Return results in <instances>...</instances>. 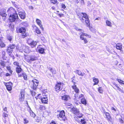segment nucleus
<instances>
[{
  "mask_svg": "<svg viewBox=\"0 0 124 124\" xmlns=\"http://www.w3.org/2000/svg\"><path fill=\"white\" fill-rule=\"evenodd\" d=\"M2 10H1V11L0 12V15L3 17H6L7 15L5 12H2Z\"/></svg>",
  "mask_w": 124,
  "mask_h": 124,
  "instance_id": "31",
  "label": "nucleus"
},
{
  "mask_svg": "<svg viewBox=\"0 0 124 124\" xmlns=\"http://www.w3.org/2000/svg\"><path fill=\"white\" fill-rule=\"evenodd\" d=\"M81 122L82 124H85L86 123V122L84 119H81Z\"/></svg>",
  "mask_w": 124,
  "mask_h": 124,
  "instance_id": "44",
  "label": "nucleus"
},
{
  "mask_svg": "<svg viewBox=\"0 0 124 124\" xmlns=\"http://www.w3.org/2000/svg\"><path fill=\"white\" fill-rule=\"evenodd\" d=\"M72 87L74 90L77 88L76 85L73 86Z\"/></svg>",
  "mask_w": 124,
  "mask_h": 124,
  "instance_id": "52",
  "label": "nucleus"
},
{
  "mask_svg": "<svg viewBox=\"0 0 124 124\" xmlns=\"http://www.w3.org/2000/svg\"><path fill=\"white\" fill-rule=\"evenodd\" d=\"M7 12L8 13V14H15V11L13 8L11 7L8 9ZM15 14H16V13Z\"/></svg>",
  "mask_w": 124,
  "mask_h": 124,
  "instance_id": "11",
  "label": "nucleus"
},
{
  "mask_svg": "<svg viewBox=\"0 0 124 124\" xmlns=\"http://www.w3.org/2000/svg\"><path fill=\"white\" fill-rule=\"evenodd\" d=\"M79 18L80 19L83 23H84L85 22L86 20V19L82 17H80Z\"/></svg>",
  "mask_w": 124,
  "mask_h": 124,
  "instance_id": "32",
  "label": "nucleus"
},
{
  "mask_svg": "<svg viewBox=\"0 0 124 124\" xmlns=\"http://www.w3.org/2000/svg\"><path fill=\"white\" fill-rule=\"evenodd\" d=\"M8 91H11L12 89L11 86L10 85H7L6 87Z\"/></svg>",
  "mask_w": 124,
  "mask_h": 124,
  "instance_id": "30",
  "label": "nucleus"
},
{
  "mask_svg": "<svg viewBox=\"0 0 124 124\" xmlns=\"http://www.w3.org/2000/svg\"><path fill=\"white\" fill-rule=\"evenodd\" d=\"M63 84L61 83H58L55 86V88L56 91H60L63 88Z\"/></svg>",
  "mask_w": 124,
  "mask_h": 124,
  "instance_id": "5",
  "label": "nucleus"
},
{
  "mask_svg": "<svg viewBox=\"0 0 124 124\" xmlns=\"http://www.w3.org/2000/svg\"><path fill=\"white\" fill-rule=\"evenodd\" d=\"M7 69L8 71L11 70V68L10 67H7Z\"/></svg>",
  "mask_w": 124,
  "mask_h": 124,
  "instance_id": "60",
  "label": "nucleus"
},
{
  "mask_svg": "<svg viewBox=\"0 0 124 124\" xmlns=\"http://www.w3.org/2000/svg\"><path fill=\"white\" fill-rule=\"evenodd\" d=\"M116 48L117 49L121 50L122 49V45L121 44H117L116 46Z\"/></svg>",
  "mask_w": 124,
  "mask_h": 124,
  "instance_id": "16",
  "label": "nucleus"
},
{
  "mask_svg": "<svg viewBox=\"0 0 124 124\" xmlns=\"http://www.w3.org/2000/svg\"><path fill=\"white\" fill-rule=\"evenodd\" d=\"M83 36V35L82 33L80 36V39L82 40H83V39H84V38Z\"/></svg>",
  "mask_w": 124,
  "mask_h": 124,
  "instance_id": "43",
  "label": "nucleus"
},
{
  "mask_svg": "<svg viewBox=\"0 0 124 124\" xmlns=\"http://www.w3.org/2000/svg\"><path fill=\"white\" fill-rule=\"evenodd\" d=\"M3 109L4 111L6 112L7 113L8 112L7 111V108L6 107L4 108Z\"/></svg>",
  "mask_w": 124,
  "mask_h": 124,
  "instance_id": "54",
  "label": "nucleus"
},
{
  "mask_svg": "<svg viewBox=\"0 0 124 124\" xmlns=\"http://www.w3.org/2000/svg\"><path fill=\"white\" fill-rule=\"evenodd\" d=\"M79 91V90L78 88L74 90L75 92L77 93H78Z\"/></svg>",
  "mask_w": 124,
  "mask_h": 124,
  "instance_id": "50",
  "label": "nucleus"
},
{
  "mask_svg": "<svg viewBox=\"0 0 124 124\" xmlns=\"http://www.w3.org/2000/svg\"><path fill=\"white\" fill-rule=\"evenodd\" d=\"M83 40L85 44H86L88 42V41L86 38H84Z\"/></svg>",
  "mask_w": 124,
  "mask_h": 124,
  "instance_id": "51",
  "label": "nucleus"
},
{
  "mask_svg": "<svg viewBox=\"0 0 124 124\" xmlns=\"http://www.w3.org/2000/svg\"><path fill=\"white\" fill-rule=\"evenodd\" d=\"M98 91L101 93H102L103 92V90L101 87H99L98 88Z\"/></svg>",
  "mask_w": 124,
  "mask_h": 124,
  "instance_id": "39",
  "label": "nucleus"
},
{
  "mask_svg": "<svg viewBox=\"0 0 124 124\" xmlns=\"http://www.w3.org/2000/svg\"><path fill=\"white\" fill-rule=\"evenodd\" d=\"M43 108V106H40L39 107V108L40 110H41Z\"/></svg>",
  "mask_w": 124,
  "mask_h": 124,
  "instance_id": "59",
  "label": "nucleus"
},
{
  "mask_svg": "<svg viewBox=\"0 0 124 124\" xmlns=\"http://www.w3.org/2000/svg\"><path fill=\"white\" fill-rule=\"evenodd\" d=\"M23 50V51L26 53H29V47L25 45H22V48Z\"/></svg>",
  "mask_w": 124,
  "mask_h": 124,
  "instance_id": "9",
  "label": "nucleus"
},
{
  "mask_svg": "<svg viewBox=\"0 0 124 124\" xmlns=\"http://www.w3.org/2000/svg\"><path fill=\"white\" fill-rule=\"evenodd\" d=\"M50 124H55V123L54 122H52Z\"/></svg>",
  "mask_w": 124,
  "mask_h": 124,
  "instance_id": "64",
  "label": "nucleus"
},
{
  "mask_svg": "<svg viewBox=\"0 0 124 124\" xmlns=\"http://www.w3.org/2000/svg\"><path fill=\"white\" fill-rule=\"evenodd\" d=\"M30 108V113L31 116L32 117H34L35 116V114L31 110V109Z\"/></svg>",
  "mask_w": 124,
  "mask_h": 124,
  "instance_id": "26",
  "label": "nucleus"
},
{
  "mask_svg": "<svg viewBox=\"0 0 124 124\" xmlns=\"http://www.w3.org/2000/svg\"><path fill=\"white\" fill-rule=\"evenodd\" d=\"M106 25L108 26L111 27L112 26L111 23L108 20H106Z\"/></svg>",
  "mask_w": 124,
  "mask_h": 124,
  "instance_id": "22",
  "label": "nucleus"
},
{
  "mask_svg": "<svg viewBox=\"0 0 124 124\" xmlns=\"http://www.w3.org/2000/svg\"><path fill=\"white\" fill-rule=\"evenodd\" d=\"M84 31L83 30V31H82V32L81 33H82V34L83 35V36H88V35L86 33H84Z\"/></svg>",
  "mask_w": 124,
  "mask_h": 124,
  "instance_id": "46",
  "label": "nucleus"
},
{
  "mask_svg": "<svg viewBox=\"0 0 124 124\" xmlns=\"http://www.w3.org/2000/svg\"><path fill=\"white\" fill-rule=\"evenodd\" d=\"M81 16H82V17L86 19H88V16L86 13H81Z\"/></svg>",
  "mask_w": 124,
  "mask_h": 124,
  "instance_id": "20",
  "label": "nucleus"
},
{
  "mask_svg": "<svg viewBox=\"0 0 124 124\" xmlns=\"http://www.w3.org/2000/svg\"><path fill=\"white\" fill-rule=\"evenodd\" d=\"M118 89L119 91L121 92L122 93H124V92H123V91L119 87H118Z\"/></svg>",
  "mask_w": 124,
  "mask_h": 124,
  "instance_id": "53",
  "label": "nucleus"
},
{
  "mask_svg": "<svg viewBox=\"0 0 124 124\" xmlns=\"http://www.w3.org/2000/svg\"><path fill=\"white\" fill-rule=\"evenodd\" d=\"M44 49L40 45L38 46L37 49V50L38 51V52L42 54H44L45 53L44 51Z\"/></svg>",
  "mask_w": 124,
  "mask_h": 124,
  "instance_id": "8",
  "label": "nucleus"
},
{
  "mask_svg": "<svg viewBox=\"0 0 124 124\" xmlns=\"http://www.w3.org/2000/svg\"><path fill=\"white\" fill-rule=\"evenodd\" d=\"M18 18L17 14H14L10 15L9 19L11 22H13L17 21Z\"/></svg>",
  "mask_w": 124,
  "mask_h": 124,
  "instance_id": "1",
  "label": "nucleus"
},
{
  "mask_svg": "<svg viewBox=\"0 0 124 124\" xmlns=\"http://www.w3.org/2000/svg\"><path fill=\"white\" fill-rule=\"evenodd\" d=\"M8 116V115L5 113H3V116L5 118H6V117H7Z\"/></svg>",
  "mask_w": 124,
  "mask_h": 124,
  "instance_id": "38",
  "label": "nucleus"
},
{
  "mask_svg": "<svg viewBox=\"0 0 124 124\" xmlns=\"http://www.w3.org/2000/svg\"><path fill=\"white\" fill-rule=\"evenodd\" d=\"M75 29L77 30H78L79 31H83V30H82L81 29H80L78 28V27H76L75 28Z\"/></svg>",
  "mask_w": 124,
  "mask_h": 124,
  "instance_id": "47",
  "label": "nucleus"
},
{
  "mask_svg": "<svg viewBox=\"0 0 124 124\" xmlns=\"http://www.w3.org/2000/svg\"><path fill=\"white\" fill-rule=\"evenodd\" d=\"M0 65L4 68L5 66V63L3 61H1L0 62Z\"/></svg>",
  "mask_w": 124,
  "mask_h": 124,
  "instance_id": "35",
  "label": "nucleus"
},
{
  "mask_svg": "<svg viewBox=\"0 0 124 124\" xmlns=\"http://www.w3.org/2000/svg\"><path fill=\"white\" fill-rule=\"evenodd\" d=\"M93 81L94 82V85H97L99 82L98 79L95 78H93Z\"/></svg>",
  "mask_w": 124,
  "mask_h": 124,
  "instance_id": "21",
  "label": "nucleus"
},
{
  "mask_svg": "<svg viewBox=\"0 0 124 124\" xmlns=\"http://www.w3.org/2000/svg\"><path fill=\"white\" fill-rule=\"evenodd\" d=\"M50 2L54 4H55L57 2V0H50Z\"/></svg>",
  "mask_w": 124,
  "mask_h": 124,
  "instance_id": "36",
  "label": "nucleus"
},
{
  "mask_svg": "<svg viewBox=\"0 0 124 124\" xmlns=\"http://www.w3.org/2000/svg\"><path fill=\"white\" fill-rule=\"evenodd\" d=\"M76 73L78 75L81 76H83L84 74V73H83L81 72L80 70H77L76 71Z\"/></svg>",
  "mask_w": 124,
  "mask_h": 124,
  "instance_id": "18",
  "label": "nucleus"
},
{
  "mask_svg": "<svg viewBox=\"0 0 124 124\" xmlns=\"http://www.w3.org/2000/svg\"><path fill=\"white\" fill-rule=\"evenodd\" d=\"M7 52L8 53H11L12 52L13 50H12L11 48H10V47L9 46H7Z\"/></svg>",
  "mask_w": 124,
  "mask_h": 124,
  "instance_id": "17",
  "label": "nucleus"
},
{
  "mask_svg": "<svg viewBox=\"0 0 124 124\" xmlns=\"http://www.w3.org/2000/svg\"><path fill=\"white\" fill-rule=\"evenodd\" d=\"M19 32L22 34L23 38H24L26 36V34L25 33L26 29L24 28L21 27L20 28L19 30Z\"/></svg>",
  "mask_w": 124,
  "mask_h": 124,
  "instance_id": "6",
  "label": "nucleus"
},
{
  "mask_svg": "<svg viewBox=\"0 0 124 124\" xmlns=\"http://www.w3.org/2000/svg\"><path fill=\"white\" fill-rule=\"evenodd\" d=\"M31 94L33 96H34L35 94V93L34 92H31Z\"/></svg>",
  "mask_w": 124,
  "mask_h": 124,
  "instance_id": "58",
  "label": "nucleus"
},
{
  "mask_svg": "<svg viewBox=\"0 0 124 124\" xmlns=\"http://www.w3.org/2000/svg\"><path fill=\"white\" fill-rule=\"evenodd\" d=\"M82 116H83V115L82 114H80V115H78L77 116L78 117V118H81V117H82Z\"/></svg>",
  "mask_w": 124,
  "mask_h": 124,
  "instance_id": "57",
  "label": "nucleus"
},
{
  "mask_svg": "<svg viewBox=\"0 0 124 124\" xmlns=\"http://www.w3.org/2000/svg\"><path fill=\"white\" fill-rule=\"evenodd\" d=\"M81 101L82 103L84 105H86V101L84 98H82L81 100Z\"/></svg>",
  "mask_w": 124,
  "mask_h": 124,
  "instance_id": "27",
  "label": "nucleus"
},
{
  "mask_svg": "<svg viewBox=\"0 0 124 124\" xmlns=\"http://www.w3.org/2000/svg\"><path fill=\"white\" fill-rule=\"evenodd\" d=\"M70 99V97L69 96L67 95L64 96L62 97V99L65 101H67L68 100Z\"/></svg>",
  "mask_w": 124,
  "mask_h": 124,
  "instance_id": "15",
  "label": "nucleus"
},
{
  "mask_svg": "<svg viewBox=\"0 0 124 124\" xmlns=\"http://www.w3.org/2000/svg\"><path fill=\"white\" fill-rule=\"evenodd\" d=\"M116 80L118 81L119 83L124 84V81L118 79H117Z\"/></svg>",
  "mask_w": 124,
  "mask_h": 124,
  "instance_id": "37",
  "label": "nucleus"
},
{
  "mask_svg": "<svg viewBox=\"0 0 124 124\" xmlns=\"http://www.w3.org/2000/svg\"><path fill=\"white\" fill-rule=\"evenodd\" d=\"M41 101L42 103H47V98L45 96V97H43L41 99Z\"/></svg>",
  "mask_w": 124,
  "mask_h": 124,
  "instance_id": "14",
  "label": "nucleus"
},
{
  "mask_svg": "<svg viewBox=\"0 0 124 124\" xmlns=\"http://www.w3.org/2000/svg\"><path fill=\"white\" fill-rule=\"evenodd\" d=\"M12 84V83L11 82H9L8 83H6V84L5 85L6 86V87L7 86V85H11Z\"/></svg>",
  "mask_w": 124,
  "mask_h": 124,
  "instance_id": "56",
  "label": "nucleus"
},
{
  "mask_svg": "<svg viewBox=\"0 0 124 124\" xmlns=\"http://www.w3.org/2000/svg\"><path fill=\"white\" fill-rule=\"evenodd\" d=\"M14 64L15 65H16L18 66H19V63L18 62H14Z\"/></svg>",
  "mask_w": 124,
  "mask_h": 124,
  "instance_id": "45",
  "label": "nucleus"
},
{
  "mask_svg": "<svg viewBox=\"0 0 124 124\" xmlns=\"http://www.w3.org/2000/svg\"><path fill=\"white\" fill-rule=\"evenodd\" d=\"M50 71L53 74H54L56 73V71L54 70L51 69H50Z\"/></svg>",
  "mask_w": 124,
  "mask_h": 124,
  "instance_id": "42",
  "label": "nucleus"
},
{
  "mask_svg": "<svg viewBox=\"0 0 124 124\" xmlns=\"http://www.w3.org/2000/svg\"><path fill=\"white\" fill-rule=\"evenodd\" d=\"M36 22L37 24L39 26L41 29L42 30H44V28L42 24V22L41 20L37 18L36 19Z\"/></svg>",
  "mask_w": 124,
  "mask_h": 124,
  "instance_id": "10",
  "label": "nucleus"
},
{
  "mask_svg": "<svg viewBox=\"0 0 124 124\" xmlns=\"http://www.w3.org/2000/svg\"><path fill=\"white\" fill-rule=\"evenodd\" d=\"M22 70V69L20 67H17L16 69V71L18 73H20Z\"/></svg>",
  "mask_w": 124,
  "mask_h": 124,
  "instance_id": "24",
  "label": "nucleus"
},
{
  "mask_svg": "<svg viewBox=\"0 0 124 124\" xmlns=\"http://www.w3.org/2000/svg\"><path fill=\"white\" fill-rule=\"evenodd\" d=\"M27 42L28 44L32 47H35L37 44V42L34 41L31 39H28L27 41Z\"/></svg>",
  "mask_w": 124,
  "mask_h": 124,
  "instance_id": "2",
  "label": "nucleus"
},
{
  "mask_svg": "<svg viewBox=\"0 0 124 124\" xmlns=\"http://www.w3.org/2000/svg\"><path fill=\"white\" fill-rule=\"evenodd\" d=\"M111 109L112 110H114L115 111H116V110L114 107H112L111 108Z\"/></svg>",
  "mask_w": 124,
  "mask_h": 124,
  "instance_id": "63",
  "label": "nucleus"
},
{
  "mask_svg": "<svg viewBox=\"0 0 124 124\" xmlns=\"http://www.w3.org/2000/svg\"><path fill=\"white\" fill-rule=\"evenodd\" d=\"M73 113L75 114L78 115L79 113V111L78 109L75 108L74 110Z\"/></svg>",
  "mask_w": 124,
  "mask_h": 124,
  "instance_id": "28",
  "label": "nucleus"
},
{
  "mask_svg": "<svg viewBox=\"0 0 124 124\" xmlns=\"http://www.w3.org/2000/svg\"><path fill=\"white\" fill-rule=\"evenodd\" d=\"M58 117L61 120H65L66 117L65 116V113L64 111H62L60 112Z\"/></svg>",
  "mask_w": 124,
  "mask_h": 124,
  "instance_id": "3",
  "label": "nucleus"
},
{
  "mask_svg": "<svg viewBox=\"0 0 124 124\" xmlns=\"http://www.w3.org/2000/svg\"><path fill=\"white\" fill-rule=\"evenodd\" d=\"M23 74H18V77H22V76H23Z\"/></svg>",
  "mask_w": 124,
  "mask_h": 124,
  "instance_id": "61",
  "label": "nucleus"
},
{
  "mask_svg": "<svg viewBox=\"0 0 124 124\" xmlns=\"http://www.w3.org/2000/svg\"><path fill=\"white\" fill-rule=\"evenodd\" d=\"M35 120L37 122H39L40 121V118L38 117H35Z\"/></svg>",
  "mask_w": 124,
  "mask_h": 124,
  "instance_id": "33",
  "label": "nucleus"
},
{
  "mask_svg": "<svg viewBox=\"0 0 124 124\" xmlns=\"http://www.w3.org/2000/svg\"><path fill=\"white\" fill-rule=\"evenodd\" d=\"M106 117L107 118L108 121H110L111 119V117L109 115V114L107 112L105 113Z\"/></svg>",
  "mask_w": 124,
  "mask_h": 124,
  "instance_id": "19",
  "label": "nucleus"
},
{
  "mask_svg": "<svg viewBox=\"0 0 124 124\" xmlns=\"http://www.w3.org/2000/svg\"><path fill=\"white\" fill-rule=\"evenodd\" d=\"M24 124H26L29 122V121L26 118H24Z\"/></svg>",
  "mask_w": 124,
  "mask_h": 124,
  "instance_id": "40",
  "label": "nucleus"
},
{
  "mask_svg": "<svg viewBox=\"0 0 124 124\" xmlns=\"http://www.w3.org/2000/svg\"><path fill=\"white\" fill-rule=\"evenodd\" d=\"M24 79L25 80H27V75H26L23 74V75Z\"/></svg>",
  "mask_w": 124,
  "mask_h": 124,
  "instance_id": "49",
  "label": "nucleus"
},
{
  "mask_svg": "<svg viewBox=\"0 0 124 124\" xmlns=\"http://www.w3.org/2000/svg\"><path fill=\"white\" fill-rule=\"evenodd\" d=\"M61 7L63 9H65L66 8L65 5L63 4H61Z\"/></svg>",
  "mask_w": 124,
  "mask_h": 124,
  "instance_id": "48",
  "label": "nucleus"
},
{
  "mask_svg": "<svg viewBox=\"0 0 124 124\" xmlns=\"http://www.w3.org/2000/svg\"><path fill=\"white\" fill-rule=\"evenodd\" d=\"M58 15L60 16V17H61L63 16V14H58Z\"/></svg>",
  "mask_w": 124,
  "mask_h": 124,
  "instance_id": "62",
  "label": "nucleus"
},
{
  "mask_svg": "<svg viewBox=\"0 0 124 124\" xmlns=\"http://www.w3.org/2000/svg\"><path fill=\"white\" fill-rule=\"evenodd\" d=\"M33 83V89L35 90L36 89L39 83L38 80L35 79H34L32 81Z\"/></svg>",
  "mask_w": 124,
  "mask_h": 124,
  "instance_id": "4",
  "label": "nucleus"
},
{
  "mask_svg": "<svg viewBox=\"0 0 124 124\" xmlns=\"http://www.w3.org/2000/svg\"><path fill=\"white\" fill-rule=\"evenodd\" d=\"M19 15L22 19H24L25 18V13L24 12H19Z\"/></svg>",
  "mask_w": 124,
  "mask_h": 124,
  "instance_id": "13",
  "label": "nucleus"
},
{
  "mask_svg": "<svg viewBox=\"0 0 124 124\" xmlns=\"http://www.w3.org/2000/svg\"><path fill=\"white\" fill-rule=\"evenodd\" d=\"M0 46L2 47H4L5 46V44L2 42L1 40V38L0 37Z\"/></svg>",
  "mask_w": 124,
  "mask_h": 124,
  "instance_id": "29",
  "label": "nucleus"
},
{
  "mask_svg": "<svg viewBox=\"0 0 124 124\" xmlns=\"http://www.w3.org/2000/svg\"><path fill=\"white\" fill-rule=\"evenodd\" d=\"M34 28L35 30V31L38 34H39L41 33L40 31L37 27L35 26L34 27Z\"/></svg>",
  "mask_w": 124,
  "mask_h": 124,
  "instance_id": "25",
  "label": "nucleus"
},
{
  "mask_svg": "<svg viewBox=\"0 0 124 124\" xmlns=\"http://www.w3.org/2000/svg\"><path fill=\"white\" fill-rule=\"evenodd\" d=\"M12 37L10 35H8L7 36V39L8 40H9L10 42H11L12 40Z\"/></svg>",
  "mask_w": 124,
  "mask_h": 124,
  "instance_id": "34",
  "label": "nucleus"
},
{
  "mask_svg": "<svg viewBox=\"0 0 124 124\" xmlns=\"http://www.w3.org/2000/svg\"><path fill=\"white\" fill-rule=\"evenodd\" d=\"M9 46L10 47V48H11L12 50H13V49L15 47V45L14 44H12V45H10Z\"/></svg>",
  "mask_w": 124,
  "mask_h": 124,
  "instance_id": "41",
  "label": "nucleus"
},
{
  "mask_svg": "<svg viewBox=\"0 0 124 124\" xmlns=\"http://www.w3.org/2000/svg\"><path fill=\"white\" fill-rule=\"evenodd\" d=\"M85 23H86V24L87 26L88 27H90V22L89 21V18H88V19H86V20L85 21Z\"/></svg>",
  "mask_w": 124,
  "mask_h": 124,
  "instance_id": "23",
  "label": "nucleus"
},
{
  "mask_svg": "<svg viewBox=\"0 0 124 124\" xmlns=\"http://www.w3.org/2000/svg\"><path fill=\"white\" fill-rule=\"evenodd\" d=\"M88 6H90L91 4V2L90 1H88L87 2Z\"/></svg>",
  "mask_w": 124,
  "mask_h": 124,
  "instance_id": "55",
  "label": "nucleus"
},
{
  "mask_svg": "<svg viewBox=\"0 0 124 124\" xmlns=\"http://www.w3.org/2000/svg\"><path fill=\"white\" fill-rule=\"evenodd\" d=\"M19 100L20 101H23L24 99V90H22L20 92V95L19 96Z\"/></svg>",
  "mask_w": 124,
  "mask_h": 124,
  "instance_id": "7",
  "label": "nucleus"
},
{
  "mask_svg": "<svg viewBox=\"0 0 124 124\" xmlns=\"http://www.w3.org/2000/svg\"><path fill=\"white\" fill-rule=\"evenodd\" d=\"M37 58L35 56H31L27 60L28 62L33 61L37 60Z\"/></svg>",
  "mask_w": 124,
  "mask_h": 124,
  "instance_id": "12",
  "label": "nucleus"
}]
</instances>
